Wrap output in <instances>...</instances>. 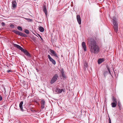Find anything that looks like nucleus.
I'll list each match as a JSON object with an SVG mask.
<instances>
[{
    "instance_id": "obj_11",
    "label": "nucleus",
    "mask_w": 123,
    "mask_h": 123,
    "mask_svg": "<svg viewBox=\"0 0 123 123\" xmlns=\"http://www.w3.org/2000/svg\"><path fill=\"white\" fill-rule=\"evenodd\" d=\"M41 104V108L42 109H43L44 107V105L45 104V102L44 100L43 99L41 100V101L40 102Z\"/></svg>"
},
{
    "instance_id": "obj_8",
    "label": "nucleus",
    "mask_w": 123,
    "mask_h": 123,
    "mask_svg": "<svg viewBox=\"0 0 123 123\" xmlns=\"http://www.w3.org/2000/svg\"><path fill=\"white\" fill-rule=\"evenodd\" d=\"M107 67L108 69V72L106 71H105L104 72L103 74L105 77L107 75V74H109V73L110 74H111V71H110L109 67L108 66H107Z\"/></svg>"
},
{
    "instance_id": "obj_13",
    "label": "nucleus",
    "mask_w": 123,
    "mask_h": 123,
    "mask_svg": "<svg viewBox=\"0 0 123 123\" xmlns=\"http://www.w3.org/2000/svg\"><path fill=\"white\" fill-rule=\"evenodd\" d=\"M61 73L62 76L64 78H66V76L65 75V72L63 68H62L61 70Z\"/></svg>"
},
{
    "instance_id": "obj_4",
    "label": "nucleus",
    "mask_w": 123,
    "mask_h": 123,
    "mask_svg": "<svg viewBox=\"0 0 123 123\" xmlns=\"http://www.w3.org/2000/svg\"><path fill=\"white\" fill-rule=\"evenodd\" d=\"M12 32L22 37H27V36L26 34H24L22 32H20L18 31L15 30H13L12 31Z\"/></svg>"
},
{
    "instance_id": "obj_3",
    "label": "nucleus",
    "mask_w": 123,
    "mask_h": 123,
    "mask_svg": "<svg viewBox=\"0 0 123 123\" xmlns=\"http://www.w3.org/2000/svg\"><path fill=\"white\" fill-rule=\"evenodd\" d=\"M113 27L115 31L117 33L118 31V26L117 24L116 21L114 20H113Z\"/></svg>"
},
{
    "instance_id": "obj_21",
    "label": "nucleus",
    "mask_w": 123,
    "mask_h": 123,
    "mask_svg": "<svg viewBox=\"0 0 123 123\" xmlns=\"http://www.w3.org/2000/svg\"><path fill=\"white\" fill-rule=\"evenodd\" d=\"M118 105L119 107V109L121 110V103L119 101H118Z\"/></svg>"
},
{
    "instance_id": "obj_17",
    "label": "nucleus",
    "mask_w": 123,
    "mask_h": 123,
    "mask_svg": "<svg viewBox=\"0 0 123 123\" xmlns=\"http://www.w3.org/2000/svg\"><path fill=\"white\" fill-rule=\"evenodd\" d=\"M23 104V102L22 101L19 104V106L21 110L22 111H23V107L22 106V105Z\"/></svg>"
},
{
    "instance_id": "obj_5",
    "label": "nucleus",
    "mask_w": 123,
    "mask_h": 123,
    "mask_svg": "<svg viewBox=\"0 0 123 123\" xmlns=\"http://www.w3.org/2000/svg\"><path fill=\"white\" fill-rule=\"evenodd\" d=\"M58 76L56 74H54L50 81V83L51 84H52L55 82L57 80Z\"/></svg>"
},
{
    "instance_id": "obj_26",
    "label": "nucleus",
    "mask_w": 123,
    "mask_h": 123,
    "mask_svg": "<svg viewBox=\"0 0 123 123\" xmlns=\"http://www.w3.org/2000/svg\"><path fill=\"white\" fill-rule=\"evenodd\" d=\"M84 65L87 68V67L88 66V65H87V64L86 62H85V63H84Z\"/></svg>"
},
{
    "instance_id": "obj_12",
    "label": "nucleus",
    "mask_w": 123,
    "mask_h": 123,
    "mask_svg": "<svg viewBox=\"0 0 123 123\" xmlns=\"http://www.w3.org/2000/svg\"><path fill=\"white\" fill-rule=\"evenodd\" d=\"M76 18L79 24V25L81 23V20L80 16L79 15H77L76 16Z\"/></svg>"
},
{
    "instance_id": "obj_22",
    "label": "nucleus",
    "mask_w": 123,
    "mask_h": 123,
    "mask_svg": "<svg viewBox=\"0 0 123 123\" xmlns=\"http://www.w3.org/2000/svg\"><path fill=\"white\" fill-rule=\"evenodd\" d=\"M25 19L27 20L28 21V22H32V19H30V18H25Z\"/></svg>"
},
{
    "instance_id": "obj_24",
    "label": "nucleus",
    "mask_w": 123,
    "mask_h": 123,
    "mask_svg": "<svg viewBox=\"0 0 123 123\" xmlns=\"http://www.w3.org/2000/svg\"><path fill=\"white\" fill-rule=\"evenodd\" d=\"M17 29L18 30H20L21 31H22V27L20 26H18L17 27Z\"/></svg>"
},
{
    "instance_id": "obj_31",
    "label": "nucleus",
    "mask_w": 123,
    "mask_h": 123,
    "mask_svg": "<svg viewBox=\"0 0 123 123\" xmlns=\"http://www.w3.org/2000/svg\"><path fill=\"white\" fill-rule=\"evenodd\" d=\"M11 71L10 70H8L7 71V72L8 73H9Z\"/></svg>"
},
{
    "instance_id": "obj_9",
    "label": "nucleus",
    "mask_w": 123,
    "mask_h": 123,
    "mask_svg": "<svg viewBox=\"0 0 123 123\" xmlns=\"http://www.w3.org/2000/svg\"><path fill=\"white\" fill-rule=\"evenodd\" d=\"M81 45L82 46V48L84 51H87V47L85 42H82Z\"/></svg>"
},
{
    "instance_id": "obj_23",
    "label": "nucleus",
    "mask_w": 123,
    "mask_h": 123,
    "mask_svg": "<svg viewBox=\"0 0 123 123\" xmlns=\"http://www.w3.org/2000/svg\"><path fill=\"white\" fill-rule=\"evenodd\" d=\"M25 32L27 34H28L29 33V31L27 29H25Z\"/></svg>"
},
{
    "instance_id": "obj_28",
    "label": "nucleus",
    "mask_w": 123,
    "mask_h": 123,
    "mask_svg": "<svg viewBox=\"0 0 123 123\" xmlns=\"http://www.w3.org/2000/svg\"><path fill=\"white\" fill-rule=\"evenodd\" d=\"M1 25L3 26H5V24L4 22H2L1 23Z\"/></svg>"
},
{
    "instance_id": "obj_7",
    "label": "nucleus",
    "mask_w": 123,
    "mask_h": 123,
    "mask_svg": "<svg viewBox=\"0 0 123 123\" xmlns=\"http://www.w3.org/2000/svg\"><path fill=\"white\" fill-rule=\"evenodd\" d=\"M48 57L50 62H51L54 65L56 63L55 61L50 57L49 55H48Z\"/></svg>"
},
{
    "instance_id": "obj_30",
    "label": "nucleus",
    "mask_w": 123,
    "mask_h": 123,
    "mask_svg": "<svg viewBox=\"0 0 123 123\" xmlns=\"http://www.w3.org/2000/svg\"><path fill=\"white\" fill-rule=\"evenodd\" d=\"M2 96H1L0 95V101H1L2 100Z\"/></svg>"
},
{
    "instance_id": "obj_15",
    "label": "nucleus",
    "mask_w": 123,
    "mask_h": 123,
    "mask_svg": "<svg viewBox=\"0 0 123 123\" xmlns=\"http://www.w3.org/2000/svg\"><path fill=\"white\" fill-rule=\"evenodd\" d=\"M17 5V3L15 0L13 1L12 2V6L13 8L16 7Z\"/></svg>"
},
{
    "instance_id": "obj_2",
    "label": "nucleus",
    "mask_w": 123,
    "mask_h": 123,
    "mask_svg": "<svg viewBox=\"0 0 123 123\" xmlns=\"http://www.w3.org/2000/svg\"><path fill=\"white\" fill-rule=\"evenodd\" d=\"M13 45L14 47H17L18 49L21 50L22 52H23L27 56L30 57H31V56L30 54L27 50L24 49L22 47L18 45L14 44Z\"/></svg>"
},
{
    "instance_id": "obj_18",
    "label": "nucleus",
    "mask_w": 123,
    "mask_h": 123,
    "mask_svg": "<svg viewBox=\"0 0 123 123\" xmlns=\"http://www.w3.org/2000/svg\"><path fill=\"white\" fill-rule=\"evenodd\" d=\"M39 29L40 31L42 32L44 30V28L41 26H40L39 28Z\"/></svg>"
},
{
    "instance_id": "obj_29",
    "label": "nucleus",
    "mask_w": 123,
    "mask_h": 123,
    "mask_svg": "<svg viewBox=\"0 0 123 123\" xmlns=\"http://www.w3.org/2000/svg\"><path fill=\"white\" fill-rule=\"evenodd\" d=\"M38 36H39V37H40V38H41V39L42 40H43V39L42 38L41 36L39 34H38Z\"/></svg>"
},
{
    "instance_id": "obj_1",
    "label": "nucleus",
    "mask_w": 123,
    "mask_h": 123,
    "mask_svg": "<svg viewBox=\"0 0 123 123\" xmlns=\"http://www.w3.org/2000/svg\"><path fill=\"white\" fill-rule=\"evenodd\" d=\"M87 44L89 47L90 52L92 53L98 54L99 52V48L95 40L92 38L87 39Z\"/></svg>"
},
{
    "instance_id": "obj_25",
    "label": "nucleus",
    "mask_w": 123,
    "mask_h": 123,
    "mask_svg": "<svg viewBox=\"0 0 123 123\" xmlns=\"http://www.w3.org/2000/svg\"><path fill=\"white\" fill-rule=\"evenodd\" d=\"M10 27L12 28H13L14 27V25L11 24L10 25Z\"/></svg>"
},
{
    "instance_id": "obj_14",
    "label": "nucleus",
    "mask_w": 123,
    "mask_h": 123,
    "mask_svg": "<svg viewBox=\"0 0 123 123\" xmlns=\"http://www.w3.org/2000/svg\"><path fill=\"white\" fill-rule=\"evenodd\" d=\"M104 61V59L103 58L99 59L98 60V64H100Z\"/></svg>"
},
{
    "instance_id": "obj_16",
    "label": "nucleus",
    "mask_w": 123,
    "mask_h": 123,
    "mask_svg": "<svg viewBox=\"0 0 123 123\" xmlns=\"http://www.w3.org/2000/svg\"><path fill=\"white\" fill-rule=\"evenodd\" d=\"M43 10L46 15L47 14V10L46 6H44L43 7Z\"/></svg>"
},
{
    "instance_id": "obj_10",
    "label": "nucleus",
    "mask_w": 123,
    "mask_h": 123,
    "mask_svg": "<svg viewBox=\"0 0 123 123\" xmlns=\"http://www.w3.org/2000/svg\"><path fill=\"white\" fill-rule=\"evenodd\" d=\"M56 91L59 94L61 93L62 92H65V90L64 88L60 89L59 88H57Z\"/></svg>"
},
{
    "instance_id": "obj_6",
    "label": "nucleus",
    "mask_w": 123,
    "mask_h": 123,
    "mask_svg": "<svg viewBox=\"0 0 123 123\" xmlns=\"http://www.w3.org/2000/svg\"><path fill=\"white\" fill-rule=\"evenodd\" d=\"M49 51L51 53V55L54 56L55 57L57 58H58V57L57 54L54 50L51 49H50Z\"/></svg>"
},
{
    "instance_id": "obj_20",
    "label": "nucleus",
    "mask_w": 123,
    "mask_h": 123,
    "mask_svg": "<svg viewBox=\"0 0 123 123\" xmlns=\"http://www.w3.org/2000/svg\"><path fill=\"white\" fill-rule=\"evenodd\" d=\"M112 100L113 101V102L117 103L116 99V98L114 97H113L112 98Z\"/></svg>"
},
{
    "instance_id": "obj_27",
    "label": "nucleus",
    "mask_w": 123,
    "mask_h": 123,
    "mask_svg": "<svg viewBox=\"0 0 123 123\" xmlns=\"http://www.w3.org/2000/svg\"><path fill=\"white\" fill-rule=\"evenodd\" d=\"M109 123H111V121L110 117L109 116Z\"/></svg>"
},
{
    "instance_id": "obj_19",
    "label": "nucleus",
    "mask_w": 123,
    "mask_h": 123,
    "mask_svg": "<svg viewBox=\"0 0 123 123\" xmlns=\"http://www.w3.org/2000/svg\"><path fill=\"white\" fill-rule=\"evenodd\" d=\"M117 104V103L112 102L111 104V106L112 107H115L116 106Z\"/></svg>"
}]
</instances>
